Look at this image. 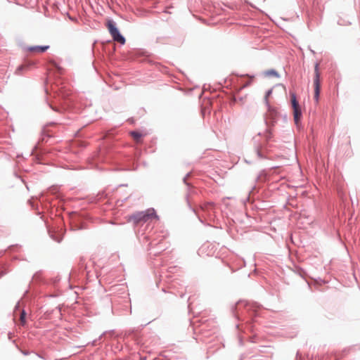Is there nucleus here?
Instances as JSON below:
<instances>
[{
	"label": "nucleus",
	"mask_w": 360,
	"mask_h": 360,
	"mask_svg": "<svg viewBox=\"0 0 360 360\" xmlns=\"http://www.w3.org/2000/svg\"><path fill=\"white\" fill-rule=\"evenodd\" d=\"M155 211L153 208L148 209L144 212H139L128 217L129 222H133L135 225L141 222H146L152 219H158Z\"/></svg>",
	"instance_id": "obj_1"
},
{
	"label": "nucleus",
	"mask_w": 360,
	"mask_h": 360,
	"mask_svg": "<svg viewBox=\"0 0 360 360\" xmlns=\"http://www.w3.org/2000/svg\"><path fill=\"white\" fill-rule=\"evenodd\" d=\"M106 26L114 41H116L121 44H124L125 43L124 37L120 34L113 21L108 20Z\"/></svg>",
	"instance_id": "obj_2"
},
{
	"label": "nucleus",
	"mask_w": 360,
	"mask_h": 360,
	"mask_svg": "<svg viewBox=\"0 0 360 360\" xmlns=\"http://www.w3.org/2000/svg\"><path fill=\"white\" fill-rule=\"evenodd\" d=\"M314 98L316 103L319 101V95L321 91L320 72L319 70V64L316 63L314 67Z\"/></svg>",
	"instance_id": "obj_3"
},
{
	"label": "nucleus",
	"mask_w": 360,
	"mask_h": 360,
	"mask_svg": "<svg viewBox=\"0 0 360 360\" xmlns=\"http://www.w3.org/2000/svg\"><path fill=\"white\" fill-rule=\"evenodd\" d=\"M291 97V103L293 108V115L294 120L296 124H298L301 118L302 112L299 105V103L297 101L296 96L294 93L290 94Z\"/></svg>",
	"instance_id": "obj_4"
},
{
	"label": "nucleus",
	"mask_w": 360,
	"mask_h": 360,
	"mask_svg": "<svg viewBox=\"0 0 360 360\" xmlns=\"http://www.w3.org/2000/svg\"><path fill=\"white\" fill-rule=\"evenodd\" d=\"M49 49V46H31L28 49L32 52H37V53H43Z\"/></svg>",
	"instance_id": "obj_5"
},
{
	"label": "nucleus",
	"mask_w": 360,
	"mask_h": 360,
	"mask_svg": "<svg viewBox=\"0 0 360 360\" xmlns=\"http://www.w3.org/2000/svg\"><path fill=\"white\" fill-rule=\"evenodd\" d=\"M130 134L133 139L138 143L141 142V138L144 136L143 134L138 131H131Z\"/></svg>",
	"instance_id": "obj_6"
},
{
	"label": "nucleus",
	"mask_w": 360,
	"mask_h": 360,
	"mask_svg": "<svg viewBox=\"0 0 360 360\" xmlns=\"http://www.w3.org/2000/svg\"><path fill=\"white\" fill-rule=\"evenodd\" d=\"M25 311H22L20 314V320L22 325H24L25 323Z\"/></svg>",
	"instance_id": "obj_7"
},
{
	"label": "nucleus",
	"mask_w": 360,
	"mask_h": 360,
	"mask_svg": "<svg viewBox=\"0 0 360 360\" xmlns=\"http://www.w3.org/2000/svg\"><path fill=\"white\" fill-rule=\"evenodd\" d=\"M267 74H268V75H275V76H276V75H277V73H276L275 71H274V70L269 71V72H267Z\"/></svg>",
	"instance_id": "obj_8"
}]
</instances>
